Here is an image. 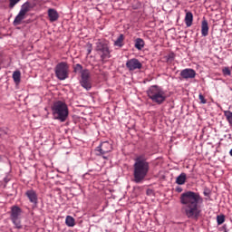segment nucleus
Returning <instances> with one entry per match:
<instances>
[{
  "label": "nucleus",
  "mask_w": 232,
  "mask_h": 232,
  "mask_svg": "<svg viewBox=\"0 0 232 232\" xmlns=\"http://www.w3.org/2000/svg\"><path fill=\"white\" fill-rule=\"evenodd\" d=\"M179 200L183 206L181 211L185 213L186 217L198 220V217H200V213H202L198 206L199 202H202L200 195L197 192L187 191L180 195Z\"/></svg>",
  "instance_id": "f257e3e1"
},
{
  "label": "nucleus",
  "mask_w": 232,
  "mask_h": 232,
  "mask_svg": "<svg viewBox=\"0 0 232 232\" xmlns=\"http://www.w3.org/2000/svg\"><path fill=\"white\" fill-rule=\"evenodd\" d=\"M148 173H150V162L144 156L137 157L133 165V182L141 184L148 177Z\"/></svg>",
  "instance_id": "f03ea898"
},
{
  "label": "nucleus",
  "mask_w": 232,
  "mask_h": 232,
  "mask_svg": "<svg viewBox=\"0 0 232 232\" xmlns=\"http://www.w3.org/2000/svg\"><path fill=\"white\" fill-rule=\"evenodd\" d=\"M52 113L55 121L66 122V119H68V115H70L68 105L63 101H56L52 105Z\"/></svg>",
  "instance_id": "7ed1b4c3"
},
{
  "label": "nucleus",
  "mask_w": 232,
  "mask_h": 232,
  "mask_svg": "<svg viewBox=\"0 0 232 232\" xmlns=\"http://www.w3.org/2000/svg\"><path fill=\"white\" fill-rule=\"evenodd\" d=\"M147 95L156 104H162L168 99L166 92L157 85L150 86L147 91Z\"/></svg>",
  "instance_id": "20e7f679"
},
{
  "label": "nucleus",
  "mask_w": 232,
  "mask_h": 232,
  "mask_svg": "<svg viewBox=\"0 0 232 232\" xmlns=\"http://www.w3.org/2000/svg\"><path fill=\"white\" fill-rule=\"evenodd\" d=\"M95 50L97 53L100 54L102 63H106L108 59L111 57V52H110V46H108V44L104 41L99 40L96 42V47Z\"/></svg>",
  "instance_id": "39448f33"
},
{
  "label": "nucleus",
  "mask_w": 232,
  "mask_h": 232,
  "mask_svg": "<svg viewBox=\"0 0 232 232\" xmlns=\"http://www.w3.org/2000/svg\"><path fill=\"white\" fill-rule=\"evenodd\" d=\"M54 72L59 81H66L70 75V65L66 62L59 63L55 66Z\"/></svg>",
  "instance_id": "423d86ee"
},
{
  "label": "nucleus",
  "mask_w": 232,
  "mask_h": 232,
  "mask_svg": "<svg viewBox=\"0 0 232 232\" xmlns=\"http://www.w3.org/2000/svg\"><path fill=\"white\" fill-rule=\"evenodd\" d=\"M111 150V144L108 141H103L95 149L94 151L98 157H102L105 160H108V156L106 155L107 153H110Z\"/></svg>",
  "instance_id": "0eeeda50"
},
{
  "label": "nucleus",
  "mask_w": 232,
  "mask_h": 232,
  "mask_svg": "<svg viewBox=\"0 0 232 232\" xmlns=\"http://www.w3.org/2000/svg\"><path fill=\"white\" fill-rule=\"evenodd\" d=\"M21 215H23V209L21 208L18 206L11 207L10 218L13 224L18 228L21 227Z\"/></svg>",
  "instance_id": "6e6552de"
},
{
  "label": "nucleus",
  "mask_w": 232,
  "mask_h": 232,
  "mask_svg": "<svg viewBox=\"0 0 232 232\" xmlns=\"http://www.w3.org/2000/svg\"><path fill=\"white\" fill-rule=\"evenodd\" d=\"M82 80H81V86L85 90H92V82L90 81V71L85 69L82 71Z\"/></svg>",
  "instance_id": "1a4fd4ad"
},
{
  "label": "nucleus",
  "mask_w": 232,
  "mask_h": 232,
  "mask_svg": "<svg viewBox=\"0 0 232 232\" xmlns=\"http://www.w3.org/2000/svg\"><path fill=\"white\" fill-rule=\"evenodd\" d=\"M126 66L130 72H133L135 70H140V68H142V63L137 58H132L127 61Z\"/></svg>",
  "instance_id": "9d476101"
},
{
  "label": "nucleus",
  "mask_w": 232,
  "mask_h": 232,
  "mask_svg": "<svg viewBox=\"0 0 232 232\" xmlns=\"http://www.w3.org/2000/svg\"><path fill=\"white\" fill-rule=\"evenodd\" d=\"M25 197H27L29 202L33 204V206H37V204H39V197L37 196V192L35 190H26Z\"/></svg>",
  "instance_id": "9b49d317"
},
{
  "label": "nucleus",
  "mask_w": 232,
  "mask_h": 232,
  "mask_svg": "<svg viewBox=\"0 0 232 232\" xmlns=\"http://www.w3.org/2000/svg\"><path fill=\"white\" fill-rule=\"evenodd\" d=\"M180 77H182V79H195V77H197V72H195V70L193 69H184L180 72Z\"/></svg>",
  "instance_id": "f8f14e48"
},
{
  "label": "nucleus",
  "mask_w": 232,
  "mask_h": 232,
  "mask_svg": "<svg viewBox=\"0 0 232 232\" xmlns=\"http://www.w3.org/2000/svg\"><path fill=\"white\" fill-rule=\"evenodd\" d=\"M48 17H49V21L51 23H55V21H57V19H59V13H57V10L55 9H48Z\"/></svg>",
  "instance_id": "ddd939ff"
},
{
  "label": "nucleus",
  "mask_w": 232,
  "mask_h": 232,
  "mask_svg": "<svg viewBox=\"0 0 232 232\" xmlns=\"http://www.w3.org/2000/svg\"><path fill=\"white\" fill-rule=\"evenodd\" d=\"M24 19H26V14L19 12L13 22L14 26H19Z\"/></svg>",
  "instance_id": "4468645a"
},
{
  "label": "nucleus",
  "mask_w": 232,
  "mask_h": 232,
  "mask_svg": "<svg viewBox=\"0 0 232 232\" xmlns=\"http://www.w3.org/2000/svg\"><path fill=\"white\" fill-rule=\"evenodd\" d=\"M209 34V25L208 24L207 20H203L201 23V35L203 37H208Z\"/></svg>",
  "instance_id": "2eb2a0df"
},
{
  "label": "nucleus",
  "mask_w": 232,
  "mask_h": 232,
  "mask_svg": "<svg viewBox=\"0 0 232 232\" xmlns=\"http://www.w3.org/2000/svg\"><path fill=\"white\" fill-rule=\"evenodd\" d=\"M185 24L188 28L193 24V13L187 12L185 16Z\"/></svg>",
  "instance_id": "dca6fc26"
},
{
  "label": "nucleus",
  "mask_w": 232,
  "mask_h": 232,
  "mask_svg": "<svg viewBox=\"0 0 232 232\" xmlns=\"http://www.w3.org/2000/svg\"><path fill=\"white\" fill-rule=\"evenodd\" d=\"M186 173L182 172L177 179H176V184H179V186H183V184H186Z\"/></svg>",
  "instance_id": "f3484780"
},
{
  "label": "nucleus",
  "mask_w": 232,
  "mask_h": 232,
  "mask_svg": "<svg viewBox=\"0 0 232 232\" xmlns=\"http://www.w3.org/2000/svg\"><path fill=\"white\" fill-rule=\"evenodd\" d=\"M114 46H119V48H122V46H124V34L119 35V37L114 42Z\"/></svg>",
  "instance_id": "a211bd4d"
},
{
  "label": "nucleus",
  "mask_w": 232,
  "mask_h": 232,
  "mask_svg": "<svg viewBox=\"0 0 232 232\" xmlns=\"http://www.w3.org/2000/svg\"><path fill=\"white\" fill-rule=\"evenodd\" d=\"M144 45H145V43H144V40L142 38H137L135 40V48L137 50H142V48H144Z\"/></svg>",
  "instance_id": "6ab92c4d"
},
{
  "label": "nucleus",
  "mask_w": 232,
  "mask_h": 232,
  "mask_svg": "<svg viewBox=\"0 0 232 232\" xmlns=\"http://www.w3.org/2000/svg\"><path fill=\"white\" fill-rule=\"evenodd\" d=\"M30 4L28 2H25L22 6H21V9H20V13L21 14H27L28 12H30Z\"/></svg>",
  "instance_id": "aec40b11"
},
{
  "label": "nucleus",
  "mask_w": 232,
  "mask_h": 232,
  "mask_svg": "<svg viewBox=\"0 0 232 232\" xmlns=\"http://www.w3.org/2000/svg\"><path fill=\"white\" fill-rule=\"evenodd\" d=\"M65 224L68 227H73V226H75V218L72 216H67L65 218Z\"/></svg>",
  "instance_id": "412c9836"
},
{
  "label": "nucleus",
  "mask_w": 232,
  "mask_h": 232,
  "mask_svg": "<svg viewBox=\"0 0 232 232\" xmlns=\"http://www.w3.org/2000/svg\"><path fill=\"white\" fill-rule=\"evenodd\" d=\"M13 80L15 84H19V82H21V71H14L13 72Z\"/></svg>",
  "instance_id": "4be33fe9"
},
{
  "label": "nucleus",
  "mask_w": 232,
  "mask_h": 232,
  "mask_svg": "<svg viewBox=\"0 0 232 232\" xmlns=\"http://www.w3.org/2000/svg\"><path fill=\"white\" fill-rule=\"evenodd\" d=\"M224 115H225L229 126H231V128H232V112H231V111H225Z\"/></svg>",
  "instance_id": "5701e85b"
},
{
  "label": "nucleus",
  "mask_w": 232,
  "mask_h": 232,
  "mask_svg": "<svg viewBox=\"0 0 232 232\" xmlns=\"http://www.w3.org/2000/svg\"><path fill=\"white\" fill-rule=\"evenodd\" d=\"M217 222H218V226H222V223L226 222V216L224 215L217 216Z\"/></svg>",
  "instance_id": "b1692460"
},
{
  "label": "nucleus",
  "mask_w": 232,
  "mask_h": 232,
  "mask_svg": "<svg viewBox=\"0 0 232 232\" xmlns=\"http://www.w3.org/2000/svg\"><path fill=\"white\" fill-rule=\"evenodd\" d=\"M9 2V8L12 10L15 7V5H18L21 0H8Z\"/></svg>",
  "instance_id": "393cba45"
},
{
  "label": "nucleus",
  "mask_w": 232,
  "mask_h": 232,
  "mask_svg": "<svg viewBox=\"0 0 232 232\" xmlns=\"http://www.w3.org/2000/svg\"><path fill=\"white\" fill-rule=\"evenodd\" d=\"M74 72H75V73L80 72H81V76H82V72H84V70H82V65H81L80 63L76 64L74 66Z\"/></svg>",
  "instance_id": "a878e982"
},
{
  "label": "nucleus",
  "mask_w": 232,
  "mask_h": 232,
  "mask_svg": "<svg viewBox=\"0 0 232 232\" xmlns=\"http://www.w3.org/2000/svg\"><path fill=\"white\" fill-rule=\"evenodd\" d=\"M222 73L225 77H227V76L231 75V69H229V67H224L222 69Z\"/></svg>",
  "instance_id": "bb28decb"
},
{
  "label": "nucleus",
  "mask_w": 232,
  "mask_h": 232,
  "mask_svg": "<svg viewBox=\"0 0 232 232\" xmlns=\"http://www.w3.org/2000/svg\"><path fill=\"white\" fill-rule=\"evenodd\" d=\"M198 99L201 104H206L208 102V100H206V98L204 97V95H202V93H199Z\"/></svg>",
  "instance_id": "cd10ccee"
},
{
  "label": "nucleus",
  "mask_w": 232,
  "mask_h": 232,
  "mask_svg": "<svg viewBox=\"0 0 232 232\" xmlns=\"http://www.w3.org/2000/svg\"><path fill=\"white\" fill-rule=\"evenodd\" d=\"M166 57H167V62L169 63V62L173 61V59H175V53H170Z\"/></svg>",
  "instance_id": "c85d7f7f"
},
{
  "label": "nucleus",
  "mask_w": 232,
  "mask_h": 232,
  "mask_svg": "<svg viewBox=\"0 0 232 232\" xmlns=\"http://www.w3.org/2000/svg\"><path fill=\"white\" fill-rule=\"evenodd\" d=\"M87 55H90L91 53H92V48H89L88 50H87Z\"/></svg>",
  "instance_id": "c756f323"
},
{
  "label": "nucleus",
  "mask_w": 232,
  "mask_h": 232,
  "mask_svg": "<svg viewBox=\"0 0 232 232\" xmlns=\"http://www.w3.org/2000/svg\"><path fill=\"white\" fill-rule=\"evenodd\" d=\"M204 195H205V197H208V195H209V193H208V192H204Z\"/></svg>",
  "instance_id": "7c9ffc66"
},
{
  "label": "nucleus",
  "mask_w": 232,
  "mask_h": 232,
  "mask_svg": "<svg viewBox=\"0 0 232 232\" xmlns=\"http://www.w3.org/2000/svg\"><path fill=\"white\" fill-rule=\"evenodd\" d=\"M229 155H230V157H232V149L229 151Z\"/></svg>",
  "instance_id": "2f4dec72"
},
{
  "label": "nucleus",
  "mask_w": 232,
  "mask_h": 232,
  "mask_svg": "<svg viewBox=\"0 0 232 232\" xmlns=\"http://www.w3.org/2000/svg\"><path fill=\"white\" fill-rule=\"evenodd\" d=\"M178 191H179V192L182 191V188H178Z\"/></svg>",
  "instance_id": "473e14b6"
}]
</instances>
